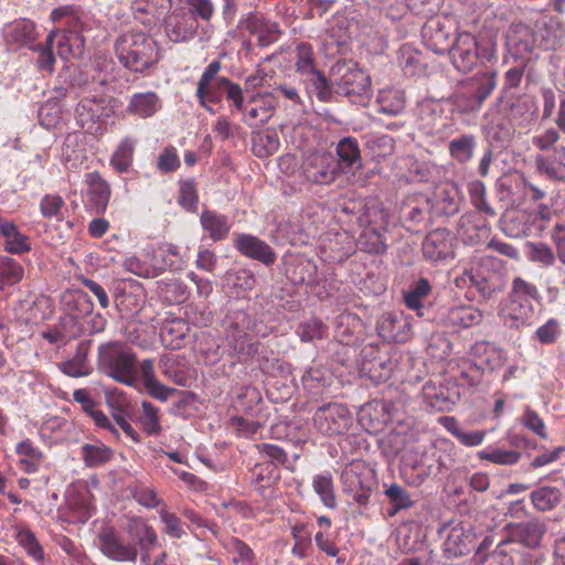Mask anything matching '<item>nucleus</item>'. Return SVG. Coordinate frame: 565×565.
<instances>
[{
    "label": "nucleus",
    "instance_id": "39448f33",
    "mask_svg": "<svg viewBox=\"0 0 565 565\" xmlns=\"http://www.w3.org/2000/svg\"><path fill=\"white\" fill-rule=\"evenodd\" d=\"M98 364L115 381L132 386L137 381L135 353L122 342H109L98 348Z\"/></svg>",
    "mask_w": 565,
    "mask_h": 565
},
{
    "label": "nucleus",
    "instance_id": "5fc2aeb1",
    "mask_svg": "<svg viewBox=\"0 0 565 565\" xmlns=\"http://www.w3.org/2000/svg\"><path fill=\"white\" fill-rule=\"evenodd\" d=\"M423 127L428 135H439L448 125V117L444 116L441 106L436 103H429L422 108Z\"/></svg>",
    "mask_w": 565,
    "mask_h": 565
},
{
    "label": "nucleus",
    "instance_id": "393cba45",
    "mask_svg": "<svg viewBox=\"0 0 565 565\" xmlns=\"http://www.w3.org/2000/svg\"><path fill=\"white\" fill-rule=\"evenodd\" d=\"M199 23L189 12L171 13L164 20V32L173 43L190 41L196 34Z\"/></svg>",
    "mask_w": 565,
    "mask_h": 565
},
{
    "label": "nucleus",
    "instance_id": "c756f323",
    "mask_svg": "<svg viewBox=\"0 0 565 565\" xmlns=\"http://www.w3.org/2000/svg\"><path fill=\"white\" fill-rule=\"evenodd\" d=\"M14 452L18 468L28 475L39 472L45 459L44 452L30 438L17 443Z\"/></svg>",
    "mask_w": 565,
    "mask_h": 565
},
{
    "label": "nucleus",
    "instance_id": "f3484780",
    "mask_svg": "<svg viewBox=\"0 0 565 565\" xmlns=\"http://www.w3.org/2000/svg\"><path fill=\"white\" fill-rule=\"evenodd\" d=\"M85 204L95 214H104L111 198V186L98 171L87 172L84 175Z\"/></svg>",
    "mask_w": 565,
    "mask_h": 565
},
{
    "label": "nucleus",
    "instance_id": "c9c22d12",
    "mask_svg": "<svg viewBox=\"0 0 565 565\" xmlns=\"http://www.w3.org/2000/svg\"><path fill=\"white\" fill-rule=\"evenodd\" d=\"M250 483L254 489L263 497L275 487L280 480L278 467L271 462H258L249 470Z\"/></svg>",
    "mask_w": 565,
    "mask_h": 565
},
{
    "label": "nucleus",
    "instance_id": "37998d69",
    "mask_svg": "<svg viewBox=\"0 0 565 565\" xmlns=\"http://www.w3.org/2000/svg\"><path fill=\"white\" fill-rule=\"evenodd\" d=\"M200 223L204 232L214 242L225 239L231 230L227 216L212 210L202 211Z\"/></svg>",
    "mask_w": 565,
    "mask_h": 565
},
{
    "label": "nucleus",
    "instance_id": "9d476101",
    "mask_svg": "<svg viewBox=\"0 0 565 565\" xmlns=\"http://www.w3.org/2000/svg\"><path fill=\"white\" fill-rule=\"evenodd\" d=\"M456 237L445 227L435 228L426 234L422 242V254L433 265L455 259Z\"/></svg>",
    "mask_w": 565,
    "mask_h": 565
},
{
    "label": "nucleus",
    "instance_id": "4be33fe9",
    "mask_svg": "<svg viewBox=\"0 0 565 565\" xmlns=\"http://www.w3.org/2000/svg\"><path fill=\"white\" fill-rule=\"evenodd\" d=\"M242 23L250 34L257 36V44L260 47L271 45L281 35L278 22L266 18L259 12H249Z\"/></svg>",
    "mask_w": 565,
    "mask_h": 565
},
{
    "label": "nucleus",
    "instance_id": "6ab92c4d",
    "mask_svg": "<svg viewBox=\"0 0 565 565\" xmlns=\"http://www.w3.org/2000/svg\"><path fill=\"white\" fill-rule=\"evenodd\" d=\"M507 531L508 536L503 541H509V547L513 543H520L527 548H536L541 545L547 526L539 519H531L520 523H510L507 525Z\"/></svg>",
    "mask_w": 565,
    "mask_h": 565
},
{
    "label": "nucleus",
    "instance_id": "0e129e2a",
    "mask_svg": "<svg viewBox=\"0 0 565 565\" xmlns=\"http://www.w3.org/2000/svg\"><path fill=\"white\" fill-rule=\"evenodd\" d=\"M295 66L296 71L302 76H307L317 70L313 47L310 43L300 42L296 45Z\"/></svg>",
    "mask_w": 565,
    "mask_h": 565
},
{
    "label": "nucleus",
    "instance_id": "cd10ccee",
    "mask_svg": "<svg viewBox=\"0 0 565 565\" xmlns=\"http://www.w3.org/2000/svg\"><path fill=\"white\" fill-rule=\"evenodd\" d=\"M488 220L480 212L461 215L458 223V233L467 244H478L490 234Z\"/></svg>",
    "mask_w": 565,
    "mask_h": 565
},
{
    "label": "nucleus",
    "instance_id": "a878e982",
    "mask_svg": "<svg viewBox=\"0 0 565 565\" xmlns=\"http://www.w3.org/2000/svg\"><path fill=\"white\" fill-rule=\"evenodd\" d=\"M362 370L375 382H385L392 375V363L377 345L369 344L362 350Z\"/></svg>",
    "mask_w": 565,
    "mask_h": 565
},
{
    "label": "nucleus",
    "instance_id": "09e8293b",
    "mask_svg": "<svg viewBox=\"0 0 565 565\" xmlns=\"http://www.w3.org/2000/svg\"><path fill=\"white\" fill-rule=\"evenodd\" d=\"M431 292V285L427 278H419L409 289L404 292V302L411 310L416 311L418 317H425L424 301Z\"/></svg>",
    "mask_w": 565,
    "mask_h": 565
},
{
    "label": "nucleus",
    "instance_id": "864d4df0",
    "mask_svg": "<svg viewBox=\"0 0 565 565\" xmlns=\"http://www.w3.org/2000/svg\"><path fill=\"white\" fill-rule=\"evenodd\" d=\"M189 331L190 327L184 320L172 319L167 321L162 327L160 338L166 347L177 350L181 348Z\"/></svg>",
    "mask_w": 565,
    "mask_h": 565
},
{
    "label": "nucleus",
    "instance_id": "bb28decb",
    "mask_svg": "<svg viewBox=\"0 0 565 565\" xmlns=\"http://www.w3.org/2000/svg\"><path fill=\"white\" fill-rule=\"evenodd\" d=\"M162 107L163 103L158 93L146 90L130 95L125 111L128 116L148 119L158 114Z\"/></svg>",
    "mask_w": 565,
    "mask_h": 565
},
{
    "label": "nucleus",
    "instance_id": "5701e85b",
    "mask_svg": "<svg viewBox=\"0 0 565 565\" xmlns=\"http://www.w3.org/2000/svg\"><path fill=\"white\" fill-rule=\"evenodd\" d=\"M169 265H171L169 262H159L153 247L143 249L141 256H128L122 262V266L127 271L143 278L160 275Z\"/></svg>",
    "mask_w": 565,
    "mask_h": 565
},
{
    "label": "nucleus",
    "instance_id": "f8f14e48",
    "mask_svg": "<svg viewBox=\"0 0 565 565\" xmlns=\"http://www.w3.org/2000/svg\"><path fill=\"white\" fill-rule=\"evenodd\" d=\"M492 258H482L470 267V285L473 286L479 294L489 299L500 292L503 288V275L494 268Z\"/></svg>",
    "mask_w": 565,
    "mask_h": 565
},
{
    "label": "nucleus",
    "instance_id": "72a5a7b5",
    "mask_svg": "<svg viewBox=\"0 0 565 565\" xmlns=\"http://www.w3.org/2000/svg\"><path fill=\"white\" fill-rule=\"evenodd\" d=\"M423 39L433 52L444 55L451 47L450 32L438 19L429 20L423 28Z\"/></svg>",
    "mask_w": 565,
    "mask_h": 565
},
{
    "label": "nucleus",
    "instance_id": "e433bc0d",
    "mask_svg": "<svg viewBox=\"0 0 565 565\" xmlns=\"http://www.w3.org/2000/svg\"><path fill=\"white\" fill-rule=\"evenodd\" d=\"M422 397L424 403L436 412H450L456 405L450 396L449 390L441 385H436L433 381L426 382L422 387Z\"/></svg>",
    "mask_w": 565,
    "mask_h": 565
},
{
    "label": "nucleus",
    "instance_id": "ea45409f",
    "mask_svg": "<svg viewBox=\"0 0 565 565\" xmlns=\"http://www.w3.org/2000/svg\"><path fill=\"white\" fill-rule=\"evenodd\" d=\"M162 374L180 386H186L191 379L184 358L177 354H164L160 360Z\"/></svg>",
    "mask_w": 565,
    "mask_h": 565
},
{
    "label": "nucleus",
    "instance_id": "79ce46f5",
    "mask_svg": "<svg viewBox=\"0 0 565 565\" xmlns=\"http://www.w3.org/2000/svg\"><path fill=\"white\" fill-rule=\"evenodd\" d=\"M143 382L148 393L160 401H167L173 393V390L162 385L156 377L154 363L151 359H145L139 369H137V376Z\"/></svg>",
    "mask_w": 565,
    "mask_h": 565
},
{
    "label": "nucleus",
    "instance_id": "473e14b6",
    "mask_svg": "<svg viewBox=\"0 0 565 565\" xmlns=\"http://www.w3.org/2000/svg\"><path fill=\"white\" fill-rule=\"evenodd\" d=\"M431 204L438 214L447 216L456 214L460 207V193L457 184L443 182L436 185Z\"/></svg>",
    "mask_w": 565,
    "mask_h": 565
},
{
    "label": "nucleus",
    "instance_id": "13d9d810",
    "mask_svg": "<svg viewBox=\"0 0 565 565\" xmlns=\"http://www.w3.org/2000/svg\"><path fill=\"white\" fill-rule=\"evenodd\" d=\"M360 250L369 254H383L387 249L384 235L372 226L364 227L356 239Z\"/></svg>",
    "mask_w": 565,
    "mask_h": 565
},
{
    "label": "nucleus",
    "instance_id": "680f3d73",
    "mask_svg": "<svg viewBox=\"0 0 565 565\" xmlns=\"http://www.w3.org/2000/svg\"><path fill=\"white\" fill-rule=\"evenodd\" d=\"M141 408L142 412L138 417V424L140 425L141 429L148 436L160 435L162 427L160 424L159 408L149 402H142Z\"/></svg>",
    "mask_w": 565,
    "mask_h": 565
},
{
    "label": "nucleus",
    "instance_id": "69168bd1",
    "mask_svg": "<svg viewBox=\"0 0 565 565\" xmlns=\"http://www.w3.org/2000/svg\"><path fill=\"white\" fill-rule=\"evenodd\" d=\"M24 269L14 258L0 256V284L2 286H12L23 279Z\"/></svg>",
    "mask_w": 565,
    "mask_h": 565
},
{
    "label": "nucleus",
    "instance_id": "338daca9",
    "mask_svg": "<svg viewBox=\"0 0 565 565\" xmlns=\"http://www.w3.org/2000/svg\"><path fill=\"white\" fill-rule=\"evenodd\" d=\"M478 457L495 465L511 466L520 460L521 452L498 447H487L478 452Z\"/></svg>",
    "mask_w": 565,
    "mask_h": 565
},
{
    "label": "nucleus",
    "instance_id": "a19ab883",
    "mask_svg": "<svg viewBox=\"0 0 565 565\" xmlns=\"http://www.w3.org/2000/svg\"><path fill=\"white\" fill-rule=\"evenodd\" d=\"M535 226V216L526 210L514 211L503 222V232L510 237H526Z\"/></svg>",
    "mask_w": 565,
    "mask_h": 565
},
{
    "label": "nucleus",
    "instance_id": "aec40b11",
    "mask_svg": "<svg viewBox=\"0 0 565 565\" xmlns=\"http://www.w3.org/2000/svg\"><path fill=\"white\" fill-rule=\"evenodd\" d=\"M377 333L386 342L405 343L412 337L409 317L401 311L385 312L377 322Z\"/></svg>",
    "mask_w": 565,
    "mask_h": 565
},
{
    "label": "nucleus",
    "instance_id": "423d86ee",
    "mask_svg": "<svg viewBox=\"0 0 565 565\" xmlns=\"http://www.w3.org/2000/svg\"><path fill=\"white\" fill-rule=\"evenodd\" d=\"M340 480L343 491L351 495L358 504L369 503L376 486V477L374 470L365 461L352 460L343 468Z\"/></svg>",
    "mask_w": 565,
    "mask_h": 565
},
{
    "label": "nucleus",
    "instance_id": "6e6d98bb",
    "mask_svg": "<svg viewBox=\"0 0 565 565\" xmlns=\"http://www.w3.org/2000/svg\"><path fill=\"white\" fill-rule=\"evenodd\" d=\"M81 457L85 466L95 468L109 462L114 457V451L100 441L94 444H84L81 447Z\"/></svg>",
    "mask_w": 565,
    "mask_h": 565
},
{
    "label": "nucleus",
    "instance_id": "f03ea898",
    "mask_svg": "<svg viewBox=\"0 0 565 565\" xmlns=\"http://www.w3.org/2000/svg\"><path fill=\"white\" fill-rule=\"evenodd\" d=\"M540 298V291L534 284L522 277H515L509 294L500 303L499 316L511 329L530 326L535 313L533 302L539 301Z\"/></svg>",
    "mask_w": 565,
    "mask_h": 565
},
{
    "label": "nucleus",
    "instance_id": "7c9ffc66",
    "mask_svg": "<svg viewBox=\"0 0 565 565\" xmlns=\"http://www.w3.org/2000/svg\"><path fill=\"white\" fill-rule=\"evenodd\" d=\"M337 154L339 173L354 175L362 168V157L355 138L345 137L338 142Z\"/></svg>",
    "mask_w": 565,
    "mask_h": 565
},
{
    "label": "nucleus",
    "instance_id": "9b49d317",
    "mask_svg": "<svg viewBox=\"0 0 565 565\" xmlns=\"http://www.w3.org/2000/svg\"><path fill=\"white\" fill-rule=\"evenodd\" d=\"M302 174L307 181L329 185L339 177V164L331 153L312 152L301 163Z\"/></svg>",
    "mask_w": 565,
    "mask_h": 565
},
{
    "label": "nucleus",
    "instance_id": "20e7f679",
    "mask_svg": "<svg viewBox=\"0 0 565 565\" xmlns=\"http://www.w3.org/2000/svg\"><path fill=\"white\" fill-rule=\"evenodd\" d=\"M255 326V318L244 310H230L223 319L226 344L239 359H248L258 353L260 343L250 335Z\"/></svg>",
    "mask_w": 565,
    "mask_h": 565
},
{
    "label": "nucleus",
    "instance_id": "412c9836",
    "mask_svg": "<svg viewBox=\"0 0 565 565\" xmlns=\"http://www.w3.org/2000/svg\"><path fill=\"white\" fill-rule=\"evenodd\" d=\"M435 460L425 452L407 454L403 459L402 476L412 487L422 486L433 473Z\"/></svg>",
    "mask_w": 565,
    "mask_h": 565
},
{
    "label": "nucleus",
    "instance_id": "0eeeda50",
    "mask_svg": "<svg viewBox=\"0 0 565 565\" xmlns=\"http://www.w3.org/2000/svg\"><path fill=\"white\" fill-rule=\"evenodd\" d=\"M333 90L344 96L363 95L371 85L367 74L352 60L334 63L330 70Z\"/></svg>",
    "mask_w": 565,
    "mask_h": 565
},
{
    "label": "nucleus",
    "instance_id": "603ef678",
    "mask_svg": "<svg viewBox=\"0 0 565 565\" xmlns=\"http://www.w3.org/2000/svg\"><path fill=\"white\" fill-rule=\"evenodd\" d=\"M561 488L542 486L531 492V502L535 510L546 512L555 509L562 501Z\"/></svg>",
    "mask_w": 565,
    "mask_h": 565
},
{
    "label": "nucleus",
    "instance_id": "052dcab7",
    "mask_svg": "<svg viewBox=\"0 0 565 565\" xmlns=\"http://www.w3.org/2000/svg\"><path fill=\"white\" fill-rule=\"evenodd\" d=\"M511 553L509 541L502 540L490 554L476 555L473 565H514Z\"/></svg>",
    "mask_w": 565,
    "mask_h": 565
},
{
    "label": "nucleus",
    "instance_id": "774afa93",
    "mask_svg": "<svg viewBox=\"0 0 565 565\" xmlns=\"http://www.w3.org/2000/svg\"><path fill=\"white\" fill-rule=\"evenodd\" d=\"M380 111L387 115H397L405 107L403 94L396 89H386L380 92L377 96Z\"/></svg>",
    "mask_w": 565,
    "mask_h": 565
},
{
    "label": "nucleus",
    "instance_id": "4c0bfd02",
    "mask_svg": "<svg viewBox=\"0 0 565 565\" xmlns=\"http://www.w3.org/2000/svg\"><path fill=\"white\" fill-rule=\"evenodd\" d=\"M0 234L4 237L7 253L21 255L31 250L30 238L13 222L0 217Z\"/></svg>",
    "mask_w": 565,
    "mask_h": 565
},
{
    "label": "nucleus",
    "instance_id": "a18cd8bd",
    "mask_svg": "<svg viewBox=\"0 0 565 565\" xmlns=\"http://www.w3.org/2000/svg\"><path fill=\"white\" fill-rule=\"evenodd\" d=\"M127 532L140 548H156L158 546V535L154 529L141 518L129 519Z\"/></svg>",
    "mask_w": 565,
    "mask_h": 565
},
{
    "label": "nucleus",
    "instance_id": "ddd939ff",
    "mask_svg": "<svg viewBox=\"0 0 565 565\" xmlns=\"http://www.w3.org/2000/svg\"><path fill=\"white\" fill-rule=\"evenodd\" d=\"M115 102L114 98L103 94L84 96L75 108L78 125L89 129L96 122L109 118L114 114L111 103Z\"/></svg>",
    "mask_w": 565,
    "mask_h": 565
},
{
    "label": "nucleus",
    "instance_id": "e2e57ef3",
    "mask_svg": "<svg viewBox=\"0 0 565 565\" xmlns=\"http://www.w3.org/2000/svg\"><path fill=\"white\" fill-rule=\"evenodd\" d=\"M290 533L295 540L291 553L299 558L308 557L311 550V532L308 530L307 524L302 522L295 523L290 529Z\"/></svg>",
    "mask_w": 565,
    "mask_h": 565
},
{
    "label": "nucleus",
    "instance_id": "2eb2a0df",
    "mask_svg": "<svg viewBox=\"0 0 565 565\" xmlns=\"http://www.w3.org/2000/svg\"><path fill=\"white\" fill-rule=\"evenodd\" d=\"M221 62H211L199 78L195 96L201 106L205 104H217L222 100L223 94L230 79L224 76H217L221 71Z\"/></svg>",
    "mask_w": 565,
    "mask_h": 565
},
{
    "label": "nucleus",
    "instance_id": "4d7b16f0",
    "mask_svg": "<svg viewBox=\"0 0 565 565\" xmlns=\"http://www.w3.org/2000/svg\"><path fill=\"white\" fill-rule=\"evenodd\" d=\"M448 321L452 327L470 328L482 321V312L473 306H457L449 309Z\"/></svg>",
    "mask_w": 565,
    "mask_h": 565
},
{
    "label": "nucleus",
    "instance_id": "bf43d9fd",
    "mask_svg": "<svg viewBox=\"0 0 565 565\" xmlns=\"http://www.w3.org/2000/svg\"><path fill=\"white\" fill-rule=\"evenodd\" d=\"M224 548L232 555L234 565H257L256 555L252 547L238 537H231Z\"/></svg>",
    "mask_w": 565,
    "mask_h": 565
},
{
    "label": "nucleus",
    "instance_id": "de8ad7c7",
    "mask_svg": "<svg viewBox=\"0 0 565 565\" xmlns=\"http://www.w3.org/2000/svg\"><path fill=\"white\" fill-rule=\"evenodd\" d=\"M476 148L477 137L472 134L459 135L448 142L450 157L461 164L469 162L473 158Z\"/></svg>",
    "mask_w": 565,
    "mask_h": 565
},
{
    "label": "nucleus",
    "instance_id": "f257e3e1",
    "mask_svg": "<svg viewBox=\"0 0 565 565\" xmlns=\"http://www.w3.org/2000/svg\"><path fill=\"white\" fill-rule=\"evenodd\" d=\"M498 44L492 35L476 38L470 32H459L448 51L452 66L460 73L468 74L479 64L498 60Z\"/></svg>",
    "mask_w": 565,
    "mask_h": 565
},
{
    "label": "nucleus",
    "instance_id": "49530a36",
    "mask_svg": "<svg viewBox=\"0 0 565 565\" xmlns=\"http://www.w3.org/2000/svg\"><path fill=\"white\" fill-rule=\"evenodd\" d=\"M137 139L125 137L113 152L109 164L118 173H127L134 162Z\"/></svg>",
    "mask_w": 565,
    "mask_h": 565
},
{
    "label": "nucleus",
    "instance_id": "f704fd0d",
    "mask_svg": "<svg viewBox=\"0 0 565 565\" xmlns=\"http://www.w3.org/2000/svg\"><path fill=\"white\" fill-rule=\"evenodd\" d=\"M392 404L384 399H375L361 409L360 422L367 425V429L379 430L392 420Z\"/></svg>",
    "mask_w": 565,
    "mask_h": 565
},
{
    "label": "nucleus",
    "instance_id": "2f4dec72",
    "mask_svg": "<svg viewBox=\"0 0 565 565\" xmlns=\"http://www.w3.org/2000/svg\"><path fill=\"white\" fill-rule=\"evenodd\" d=\"M3 38L10 46L31 45L38 38L36 25L28 19L15 20L3 28Z\"/></svg>",
    "mask_w": 565,
    "mask_h": 565
},
{
    "label": "nucleus",
    "instance_id": "8fccbe9b",
    "mask_svg": "<svg viewBox=\"0 0 565 565\" xmlns=\"http://www.w3.org/2000/svg\"><path fill=\"white\" fill-rule=\"evenodd\" d=\"M280 141L274 129H264L253 134L252 151L258 158H267L279 150Z\"/></svg>",
    "mask_w": 565,
    "mask_h": 565
},
{
    "label": "nucleus",
    "instance_id": "58836bf2",
    "mask_svg": "<svg viewBox=\"0 0 565 565\" xmlns=\"http://www.w3.org/2000/svg\"><path fill=\"white\" fill-rule=\"evenodd\" d=\"M85 39L78 28H65L57 44V53L62 60L78 58L84 54Z\"/></svg>",
    "mask_w": 565,
    "mask_h": 565
},
{
    "label": "nucleus",
    "instance_id": "b1692460",
    "mask_svg": "<svg viewBox=\"0 0 565 565\" xmlns=\"http://www.w3.org/2000/svg\"><path fill=\"white\" fill-rule=\"evenodd\" d=\"M233 246L245 257L258 260L266 266L275 264L277 259L274 249L265 241L252 234H237Z\"/></svg>",
    "mask_w": 565,
    "mask_h": 565
},
{
    "label": "nucleus",
    "instance_id": "6e6552de",
    "mask_svg": "<svg viewBox=\"0 0 565 565\" xmlns=\"http://www.w3.org/2000/svg\"><path fill=\"white\" fill-rule=\"evenodd\" d=\"M497 86V73L486 72L469 78L456 95L458 107L465 113L478 111Z\"/></svg>",
    "mask_w": 565,
    "mask_h": 565
},
{
    "label": "nucleus",
    "instance_id": "c85d7f7f",
    "mask_svg": "<svg viewBox=\"0 0 565 565\" xmlns=\"http://www.w3.org/2000/svg\"><path fill=\"white\" fill-rule=\"evenodd\" d=\"M275 108L276 99L271 94L255 95L244 109L243 120L250 127L257 124H266L273 117Z\"/></svg>",
    "mask_w": 565,
    "mask_h": 565
},
{
    "label": "nucleus",
    "instance_id": "1a4fd4ad",
    "mask_svg": "<svg viewBox=\"0 0 565 565\" xmlns=\"http://www.w3.org/2000/svg\"><path fill=\"white\" fill-rule=\"evenodd\" d=\"M312 420L319 433L331 437L347 433L353 418L347 405L331 402L318 407Z\"/></svg>",
    "mask_w": 565,
    "mask_h": 565
},
{
    "label": "nucleus",
    "instance_id": "7ed1b4c3",
    "mask_svg": "<svg viewBox=\"0 0 565 565\" xmlns=\"http://www.w3.org/2000/svg\"><path fill=\"white\" fill-rule=\"evenodd\" d=\"M115 51L119 62L135 73H143L161 58L158 42L143 32L122 34L116 41Z\"/></svg>",
    "mask_w": 565,
    "mask_h": 565
},
{
    "label": "nucleus",
    "instance_id": "c03bdc74",
    "mask_svg": "<svg viewBox=\"0 0 565 565\" xmlns=\"http://www.w3.org/2000/svg\"><path fill=\"white\" fill-rule=\"evenodd\" d=\"M14 540L33 562L38 564L45 562L46 557L44 548L30 527L25 525L15 526Z\"/></svg>",
    "mask_w": 565,
    "mask_h": 565
},
{
    "label": "nucleus",
    "instance_id": "4468645a",
    "mask_svg": "<svg viewBox=\"0 0 565 565\" xmlns=\"http://www.w3.org/2000/svg\"><path fill=\"white\" fill-rule=\"evenodd\" d=\"M446 537L443 543V554L446 558H456L468 554L473 547L476 535L470 524L462 521H450L444 525Z\"/></svg>",
    "mask_w": 565,
    "mask_h": 565
},
{
    "label": "nucleus",
    "instance_id": "dca6fc26",
    "mask_svg": "<svg viewBox=\"0 0 565 565\" xmlns=\"http://www.w3.org/2000/svg\"><path fill=\"white\" fill-rule=\"evenodd\" d=\"M98 547L104 556L115 562L135 563L138 556L136 544L125 543L114 527H104L98 534Z\"/></svg>",
    "mask_w": 565,
    "mask_h": 565
},
{
    "label": "nucleus",
    "instance_id": "a211bd4d",
    "mask_svg": "<svg viewBox=\"0 0 565 565\" xmlns=\"http://www.w3.org/2000/svg\"><path fill=\"white\" fill-rule=\"evenodd\" d=\"M431 209V201L426 194L414 193L403 202L399 218L408 232H417V227L428 221Z\"/></svg>",
    "mask_w": 565,
    "mask_h": 565
},
{
    "label": "nucleus",
    "instance_id": "3c124183",
    "mask_svg": "<svg viewBox=\"0 0 565 565\" xmlns=\"http://www.w3.org/2000/svg\"><path fill=\"white\" fill-rule=\"evenodd\" d=\"M312 489L319 497L321 503L328 509L337 508L335 488L330 471L315 475L311 482Z\"/></svg>",
    "mask_w": 565,
    "mask_h": 565
}]
</instances>
